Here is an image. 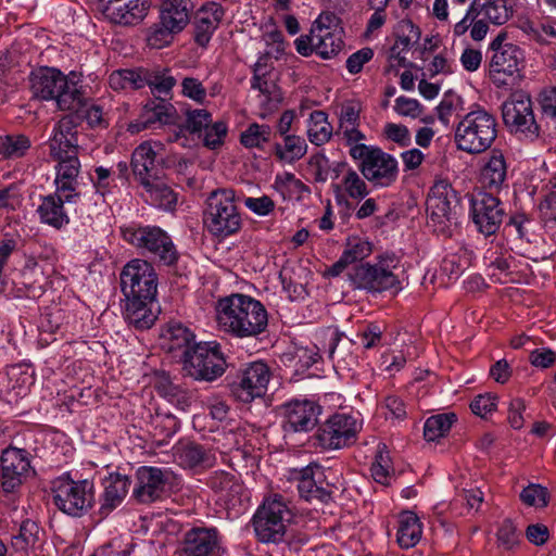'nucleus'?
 <instances>
[{
  "label": "nucleus",
  "mask_w": 556,
  "mask_h": 556,
  "mask_svg": "<svg viewBox=\"0 0 556 556\" xmlns=\"http://www.w3.org/2000/svg\"><path fill=\"white\" fill-rule=\"evenodd\" d=\"M30 89L34 97L41 100H54L60 110H78L83 102V93L76 84L70 83L66 76L53 67H39L30 73Z\"/></svg>",
  "instance_id": "obj_4"
},
{
  "label": "nucleus",
  "mask_w": 556,
  "mask_h": 556,
  "mask_svg": "<svg viewBox=\"0 0 556 556\" xmlns=\"http://www.w3.org/2000/svg\"><path fill=\"white\" fill-rule=\"evenodd\" d=\"M121 289L125 299L155 300L157 293V275L147 261H129L121 273Z\"/></svg>",
  "instance_id": "obj_15"
},
{
  "label": "nucleus",
  "mask_w": 556,
  "mask_h": 556,
  "mask_svg": "<svg viewBox=\"0 0 556 556\" xmlns=\"http://www.w3.org/2000/svg\"><path fill=\"white\" fill-rule=\"evenodd\" d=\"M178 30H170L166 25H163L160 20L159 24H155L150 28L147 37L148 45L153 49H162L168 46L173 40V35L178 34Z\"/></svg>",
  "instance_id": "obj_57"
},
{
  "label": "nucleus",
  "mask_w": 556,
  "mask_h": 556,
  "mask_svg": "<svg viewBox=\"0 0 556 556\" xmlns=\"http://www.w3.org/2000/svg\"><path fill=\"white\" fill-rule=\"evenodd\" d=\"M179 463L185 467H195L204 462V450L195 443H187L179 446L176 451Z\"/></svg>",
  "instance_id": "obj_53"
},
{
  "label": "nucleus",
  "mask_w": 556,
  "mask_h": 556,
  "mask_svg": "<svg viewBox=\"0 0 556 556\" xmlns=\"http://www.w3.org/2000/svg\"><path fill=\"white\" fill-rule=\"evenodd\" d=\"M393 109L400 116L410 118H418L422 113V105L418 100L404 96L395 99Z\"/></svg>",
  "instance_id": "obj_61"
},
{
  "label": "nucleus",
  "mask_w": 556,
  "mask_h": 556,
  "mask_svg": "<svg viewBox=\"0 0 556 556\" xmlns=\"http://www.w3.org/2000/svg\"><path fill=\"white\" fill-rule=\"evenodd\" d=\"M176 79L167 68H142V88L148 86L154 94H168Z\"/></svg>",
  "instance_id": "obj_42"
},
{
  "label": "nucleus",
  "mask_w": 556,
  "mask_h": 556,
  "mask_svg": "<svg viewBox=\"0 0 556 556\" xmlns=\"http://www.w3.org/2000/svg\"><path fill=\"white\" fill-rule=\"evenodd\" d=\"M212 123V115L204 109H197L188 111L186 113V122L184 124H177L173 134L168 136V141L178 142L182 139L180 144L186 147L187 138L186 132L200 134Z\"/></svg>",
  "instance_id": "obj_33"
},
{
  "label": "nucleus",
  "mask_w": 556,
  "mask_h": 556,
  "mask_svg": "<svg viewBox=\"0 0 556 556\" xmlns=\"http://www.w3.org/2000/svg\"><path fill=\"white\" fill-rule=\"evenodd\" d=\"M371 253V243L359 237L348 239L345 249L341 256L349 263L362 261Z\"/></svg>",
  "instance_id": "obj_52"
},
{
  "label": "nucleus",
  "mask_w": 556,
  "mask_h": 556,
  "mask_svg": "<svg viewBox=\"0 0 556 556\" xmlns=\"http://www.w3.org/2000/svg\"><path fill=\"white\" fill-rule=\"evenodd\" d=\"M456 420L454 413H442L427 418L424 425L425 439L433 442L445 437Z\"/></svg>",
  "instance_id": "obj_44"
},
{
  "label": "nucleus",
  "mask_w": 556,
  "mask_h": 556,
  "mask_svg": "<svg viewBox=\"0 0 556 556\" xmlns=\"http://www.w3.org/2000/svg\"><path fill=\"white\" fill-rule=\"evenodd\" d=\"M53 502L63 513L80 517L94 501L93 483L89 480L75 481L68 476L59 477L53 482Z\"/></svg>",
  "instance_id": "obj_12"
},
{
  "label": "nucleus",
  "mask_w": 556,
  "mask_h": 556,
  "mask_svg": "<svg viewBox=\"0 0 556 556\" xmlns=\"http://www.w3.org/2000/svg\"><path fill=\"white\" fill-rule=\"evenodd\" d=\"M177 111L174 105L162 99L147 102L140 115L128 124L127 130L135 135L149 128H156L165 125H176Z\"/></svg>",
  "instance_id": "obj_21"
},
{
  "label": "nucleus",
  "mask_w": 556,
  "mask_h": 556,
  "mask_svg": "<svg viewBox=\"0 0 556 556\" xmlns=\"http://www.w3.org/2000/svg\"><path fill=\"white\" fill-rule=\"evenodd\" d=\"M470 213L478 230L484 236H491L500 229L505 208L494 194L478 192L470 200Z\"/></svg>",
  "instance_id": "obj_20"
},
{
  "label": "nucleus",
  "mask_w": 556,
  "mask_h": 556,
  "mask_svg": "<svg viewBox=\"0 0 556 556\" xmlns=\"http://www.w3.org/2000/svg\"><path fill=\"white\" fill-rule=\"evenodd\" d=\"M130 479L127 476L111 473L104 480L101 510L110 513L117 507L128 493Z\"/></svg>",
  "instance_id": "obj_35"
},
{
  "label": "nucleus",
  "mask_w": 556,
  "mask_h": 556,
  "mask_svg": "<svg viewBox=\"0 0 556 556\" xmlns=\"http://www.w3.org/2000/svg\"><path fill=\"white\" fill-rule=\"evenodd\" d=\"M543 115L556 119V86L544 88L539 94Z\"/></svg>",
  "instance_id": "obj_64"
},
{
  "label": "nucleus",
  "mask_w": 556,
  "mask_h": 556,
  "mask_svg": "<svg viewBox=\"0 0 556 556\" xmlns=\"http://www.w3.org/2000/svg\"><path fill=\"white\" fill-rule=\"evenodd\" d=\"M222 548V536L216 528L194 527L184 535L185 556H215Z\"/></svg>",
  "instance_id": "obj_25"
},
{
  "label": "nucleus",
  "mask_w": 556,
  "mask_h": 556,
  "mask_svg": "<svg viewBox=\"0 0 556 556\" xmlns=\"http://www.w3.org/2000/svg\"><path fill=\"white\" fill-rule=\"evenodd\" d=\"M227 131L228 127L225 122L219 121L210 124L204 129L203 144L211 150L219 148L220 146L224 144Z\"/></svg>",
  "instance_id": "obj_56"
},
{
  "label": "nucleus",
  "mask_w": 556,
  "mask_h": 556,
  "mask_svg": "<svg viewBox=\"0 0 556 556\" xmlns=\"http://www.w3.org/2000/svg\"><path fill=\"white\" fill-rule=\"evenodd\" d=\"M520 500L528 506L545 507L548 503V491L541 484L530 483L521 491Z\"/></svg>",
  "instance_id": "obj_55"
},
{
  "label": "nucleus",
  "mask_w": 556,
  "mask_h": 556,
  "mask_svg": "<svg viewBox=\"0 0 556 556\" xmlns=\"http://www.w3.org/2000/svg\"><path fill=\"white\" fill-rule=\"evenodd\" d=\"M271 377L268 365L263 361L249 363L231 386V393L242 403H251L265 395Z\"/></svg>",
  "instance_id": "obj_17"
},
{
  "label": "nucleus",
  "mask_w": 556,
  "mask_h": 556,
  "mask_svg": "<svg viewBox=\"0 0 556 556\" xmlns=\"http://www.w3.org/2000/svg\"><path fill=\"white\" fill-rule=\"evenodd\" d=\"M155 300L125 299L124 315L125 319L138 329L150 328L156 316L151 309Z\"/></svg>",
  "instance_id": "obj_36"
},
{
  "label": "nucleus",
  "mask_w": 556,
  "mask_h": 556,
  "mask_svg": "<svg viewBox=\"0 0 556 556\" xmlns=\"http://www.w3.org/2000/svg\"><path fill=\"white\" fill-rule=\"evenodd\" d=\"M324 476L319 466H307L298 472V490L301 497L306 501L317 500L327 502L330 498V492L320 483Z\"/></svg>",
  "instance_id": "obj_30"
},
{
  "label": "nucleus",
  "mask_w": 556,
  "mask_h": 556,
  "mask_svg": "<svg viewBox=\"0 0 556 556\" xmlns=\"http://www.w3.org/2000/svg\"><path fill=\"white\" fill-rule=\"evenodd\" d=\"M336 135L341 137L345 144L352 148L357 146H365L362 143L366 139L365 135L359 130V124H339Z\"/></svg>",
  "instance_id": "obj_59"
},
{
  "label": "nucleus",
  "mask_w": 556,
  "mask_h": 556,
  "mask_svg": "<svg viewBox=\"0 0 556 556\" xmlns=\"http://www.w3.org/2000/svg\"><path fill=\"white\" fill-rule=\"evenodd\" d=\"M371 476L376 482L388 485L391 482V458L384 443H379L375 460L371 465Z\"/></svg>",
  "instance_id": "obj_48"
},
{
  "label": "nucleus",
  "mask_w": 556,
  "mask_h": 556,
  "mask_svg": "<svg viewBox=\"0 0 556 556\" xmlns=\"http://www.w3.org/2000/svg\"><path fill=\"white\" fill-rule=\"evenodd\" d=\"M4 159H18L30 148V140L24 135L5 136Z\"/></svg>",
  "instance_id": "obj_58"
},
{
  "label": "nucleus",
  "mask_w": 556,
  "mask_h": 556,
  "mask_svg": "<svg viewBox=\"0 0 556 556\" xmlns=\"http://www.w3.org/2000/svg\"><path fill=\"white\" fill-rule=\"evenodd\" d=\"M109 85L113 90H137L142 88V67L117 70L111 73Z\"/></svg>",
  "instance_id": "obj_46"
},
{
  "label": "nucleus",
  "mask_w": 556,
  "mask_h": 556,
  "mask_svg": "<svg viewBox=\"0 0 556 556\" xmlns=\"http://www.w3.org/2000/svg\"><path fill=\"white\" fill-rule=\"evenodd\" d=\"M326 336L329 340L327 350L329 358L333 362L337 369L351 370L357 364V356L345 349L340 346L341 334L338 330H328Z\"/></svg>",
  "instance_id": "obj_41"
},
{
  "label": "nucleus",
  "mask_w": 556,
  "mask_h": 556,
  "mask_svg": "<svg viewBox=\"0 0 556 556\" xmlns=\"http://www.w3.org/2000/svg\"><path fill=\"white\" fill-rule=\"evenodd\" d=\"M170 470L157 467H140L136 472L132 497L140 504H150L166 495L173 484Z\"/></svg>",
  "instance_id": "obj_16"
},
{
  "label": "nucleus",
  "mask_w": 556,
  "mask_h": 556,
  "mask_svg": "<svg viewBox=\"0 0 556 556\" xmlns=\"http://www.w3.org/2000/svg\"><path fill=\"white\" fill-rule=\"evenodd\" d=\"M459 200L446 180H438L427 199L428 225L439 236L450 238L458 228Z\"/></svg>",
  "instance_id": "obj_5"
},
{
  "label": "nucleus",
  "mask_w": 556,
  "mask_h": 556,
  "mask_svg": "<svg viewBox=\"0 0 556 556\" xmlns=\"http://www.w3.org/2000/svg\"><path fill=\"white\" fill-rule=\"evenodd\" d=\"M192 11L191 0H163L160 20L168 29L180 33L189 24Z\"/></svg>",
  "instance_id": "obj_31"
},
{
  "label": "nucleus",
  "mask_w": 556,
  "mask_h": 556,
  "mask_svg": "<svg viewBox=\"0 0 556 556\" xmlns=\"http://www.w3.org/2000/svg\"><path fill=\"white\" fill-rule=\"evenodd\" d=\"M282 142H276L274 153L282 163L293 164L301 160L307 152L305 139L298 135L283 136Z\"/></svg>",
  "instance_id": "obj_39"
},
{
  "label": "nucleus",
  "mask_w": 556,
  "mask_h": 556,
  "mask_svg": "<svg viewBox=\"0 0 556 556\" xmlns=\"http://www.w3.org/2000/svg\"><path fill=\"white\" fill-rule=\"evenodd\" d=\"M64 203H67L65 197L58 191L41 197L36 208L40 223L56 230L66 226L70 223V217L64 208Z\"/></svg>",
  "instance_id": "obj_29"
},
{
  "label": "nucleus",
  "mask_w": 556,
  "mask_h": 556,
  "mask_svg": "<svg viewBox=\"0 0 556 556\" xmlns=\"http://www.w3.org/2000/svg\"><path fill=\"white\" fill-rule=\"evenodd\" d=\"M282 428L286 432H307L317 424L320 407L308 400H294L282 405Z\"/></svg>",
  "instance_id": "obj_22"
},
{
  "label": "nucleus",
  "mask_w": 556,
  "mask_h": 556,
  "mask_svg": "<svg viewBox=\"0 0 556 556\" xmlns=\"http://www.w3.org/2000/svg\"><path fill=\"white\" fill-rule=\"evenodd\" d=\"M330 15H320L312 26V40L315 53L327 60L336 56L343 48L342 29L331 26Z\"/></svg>",
  "instance_id": "obj_24"
},
{
  "label": "nucleus",
  "mask_w": 556,
  "mask_h": 556,
  "mask_svg": "<svg viewBox=\"0 0 556 556\" xmlns=\"http://www.w3.org/2000/svg\"><path fill=\"white\" fill-rule=\"evenodd\" d=\"M273 41V50L266 51L265 54L261 55L253 67V76H268L273 70L271 54L275 52V59L285 51L283 36L279 31H273L267 35Z\"/></svg>",
  "instance_id": "obj_47"
},
{
  "label": "nucleus",
  "mask_w": 556,
  "mask_h": 556,
  "mask_svg": "<svg viewBox=\"0 0 556 556\" xmlns=\"http://www.w3.org/2000/svg\"><path fill=\"white\" fill-rule=\"evenodd\" d=\"M271 128L266 124H250L244 131L241 132L240 142L248 149H263L264 144L270 139Z\"/></svg>",
  "instance_id": "obj_49"
},
{
  "label": "nucleus",
  "mask_w": 556,
  "mask_h": 556,
  "mask_svg": "<svg viewBox=\"0 0 556 556\" xmlns=\"http://www.w3.org/2000/svg\"><path fill=\"white\" fill-rule=\"evenodd\" d=\"M49 148L52 159L78 156V130L72 116H65L54 125Z\"/></svg>",
  "instance_id": "obj_26"
},
{
  "label": "nucleus",
  "mask_w": 556,
  "mask_h": 556,
  "mask_svg": "<svg viewBox=\"0 0 556 556\" xmlns=\"http://www.w3.org/2000/svg\"><path fill=\"white\" fill-rule=\"evenodd\" d=\"M239 198L232 188H217L206 198L203 223L207 231L219 239L237 233L242 227Z\"/></svg>",
  "instance_id": "obj_2"
},
{
  "label": "nucleus",
  "mask_w": 556,
  "mask_h": 556,
  "mask_svg": "<svg viewBox=\"0 0 556 556\" xmlns=\"http://www.w3.org/2000/svg\"><path fill=\"white\" fill-rule=\"evenodd\" d=\"M399 264L400 258L395 254L381 255L376 264H365L356 268L355 282L359 289L369 292L393 291L397 293L402 290L401 280L394 271Z\"/></svg>",
  "instance_id": "obj_13"
},
{
  "label": "nucleus",
  "mask_w": 556,
  "mask_h": 556,
  "mask_svg": "<svg viewBox=\"0 0 556 556\" xmlns=\"http://www.w3.org/2000/svg\"><path fill=\"white\" fill-rule=\"evenodd\" d=\"M207 484L215 492L225 494L226 496L237 494L241 490L236 477L223 470L214 471L207 481Z\"/></svg>",
  "instance_id": "obj_51"
},
{
  "label": "nucleus",
  "mask_w": 556,
  "mask_h": 556,
  "mask_svg": "<svg viewBox=\"0 0 556 556\" xmlns=\"http://www.w3.org/2000/svg\"><path fill=\"white\" fill-rule=\"evenodd\" d=\"M224 9L219 3L207 2L197 12L194 18V39L205 47L224 17Z\"/></svg>",
  "instance_id": "obj_28"
},
{
  "label": "nucleus",
  "mask_w": 556,
  "mask_h": 556,
  "mask_svg": "<svg viewBox=\"0 0 556 556\" xmlns=\"http://www.w3.org/2000/svg\"><path fill=\"white\" fill-rule=\"evenodd\" d=\"M216 323L220 331L235 338H256L268 326V313L256 299L232 293L216 303Z\"/></svg>",
  "instance_id": "obj_1"
},
{
  "label": "nucleus",
  "mask_w": 556,
  "mask_h": 556,
  "mask_svg": "<svg viewBox=\"0 0 556 556\" xmlns=\"http://www.w3.org/2000/svg\"><path fill=\"white\" fill-rule=\"evenodd\" d=\"M496 119L486 110L479 108L467 113L455 130V142L459 150L477 154L488 150L496 138Z\"/></svg>",
  "instance_id": "obj_6"
},
{
  "label": "nucleus",
  "mask_w": 556,
  "mask_h": 556,
  "mask_svg": "<svg viewBox=\"0 0 556 556\" xmlns=\"http://www.w3.org/2000/svg\"><path fill=\"white\" fill-rule=\"evenodd\" d=\"M151 8V0H96L94 10L101 16L117 25L140 24Z\"/></svg>",
  "instance_id": "obj_19"
},
{
  "label": "nucleus",
  "mask_w": 556,
  "mask_h": 556,
  "mask_svg": "<svg viewBox=\"0 0 556 556\" xmlns=\"http://www.w3.org/2000/svg\"><path fill=\"white\" fill-rule=\"evenodd\" d=\"M332 135V126L328 122V115L324 111L311 113L307 124V137L315 146L328 142Z\"/></svg>",
  "instance_id": "obj_43"
},
{
  "label": "nucleus",
  "mask_w": 556,
  "mask_h": 556,
  "mask_svg": "<svg viewBox=\"0 0 556 556\" xmlns=\"http://www.w3.org/2000/svg\"><path fill=\"white\" fill-rule=\"evenodd\" d=\"M251 88L258 90L266 98V104L269 110L276 109L282 100L279 88L267 76H253L251 78Z\"/></svg>",
  "instance_id": "obj_50"
},
{
  "label": "nucleus",
  "mask_w": 556,
  "mask_h": 556,
  "mask_svg": "<svg viewBox=\"0 0 556 556\" xmlns=\"http://www.w3.org/2000/svg\"><path fill=\"white\" fill-rule=\"evenodd\" d=\"M122 238L132 247L144 250L161 264H176L179 254L166 231L159 226L131 223L119 228Z\"/></svg>",
  "instance_id": "obj_7"
},
{
  "label": "nucleus",
  "mask_w": 556,
  "mask_h": 556,
  "mask_svg": "<svg viewBox=\"0 0 556 556\" xmlns=\"http://www.w3.org/2000/svg\"><path fill=\"white\" fill-rule=\"evenodd\" d=\"M383 330L376 323H369L358 331L357 338L365 350H370L378 346L382 339Z\"/></svg>",
  "instance_id": "obj_62"
},
{
  "label": "nucleus",
  "mask_w": 556,
  "mask_h": 556,
  "mask_svg": "<svg viewBox=\"0 0 556 556\" xmlns=\"http://www.w3.org/2000/svg\"><path fill=\"white\" fill-rule=\"evenodd\" d=\"M362 430V421L348 413H336L314 434L315 445L327 451L352 445Z\"/></svg>",
  "instance_id": "obj_14"
},
{
  "label": "nucleus",
  "mask_w": 556,
  "mask_h": 556,
  "mask_svg": "<svg viewBox=\"0 0 556 556\" xmlns=\"http://www.w3.org/2000/svg\"><path fill=\"white\" fill-rule=\"evenodd\" d=\"M181 93L184 97L193 100L197 103H204L206 99V89L202 81L194 77H185L181 80Z\"/></svg>",
  "instance_id": "obj_60"
},
{
  "label": "nucleus",
  "mask_w": 556,
  "mask_h": 556,
  "mask_svg": "<svg viewBox=\"0 0 556 556\" xmlns=\"http://www.w3.org/2000/svg\"><path fill=\"white\" fill-rule=\"evenodd\" d=\"M497 544L505 551H511L519 544V533L511 520L505 519L496 532Z\"/></svg>",
  "instance_id": "obj_54"
},
{
  "label": "nucleus",
  "mask_w": 556,
  "mask_h": 556,
  "mask_svg": "<svg viewBox=\"0 0 556 556\" xmlns=\"http://www.w3.org/2000/svg\"><path fill=\"white\" fill-rule=\"evenodd\" d=\"M540 208L547 219L556 222V175L549 180Z\"/></svg>",
  "instance_id": "obj_63"
},
{
  "label": "nucleus",
  "mask_w": 556,
  "mask_h": 556,
  "mask_svg": "<svg viewBox=\"0 0 556 556\" xmlns=\"http://www.w3.org/2000/svg\"><path fill=\"white\" fill-rule=\"evenodd\" d=\"M180 357L184 372L198 381H214L227 367L220 344L216 341L194 343Z\"/></svg>",
  "instance_id": "obj_8"
},
{
  "label": "nucleus",
  "mask_w": 556,
  "mask_h": 556,
  "mask_svg": "<svg viewBox=\"0 0 556 556\" xmlns=\"http://www.w3.org/2000/svg\"><path fill=\"white\" fill-rule=\"evenodd\" d=\"M0 465L2 490L5 493H12L22 484L23 478L30 467L26 452L16 447H8L2 451Z\"/></svg>",
  "instance_id": "obj_23"
},
{
  "label": "nucleus",
  "mask_w": 556,
  "mask_h": 556,
  "mask_svg": "<svg viewBox=\"0 0 556 556\" xmlns=\"http://www.w3.org/2000/svg\"><path fill=\"white\" fill-rule=\"evenodd\" d=\"M351 156L359 161L362 175L375 187L386 188L393 185L399 176L396 159L375 146L352 148Z\"/></svg>",
  "instance_id": "obj_10"
},
{
  "label": "nucleus",
  "mask_w": 556,
  "mask_h": 556,
  "mask_svg": "<svg viewBox=\"0 0 556 556\" xmlns=\"http://www.w3.org/2000/svg\"><path fill=\"white\" fill-rule=\"evenodd\" d=\"M194 339L193 332L181 324H168L162 332L163 348L170 353L181 352V356L192 349Z\"/></svg>",
  "instance_id": "obj_37"
},
{
  "label": "nucleus",
  "mask_w": 556,
  "mask_h": 556,
  "mask_svg": "<svg viewBox=\"0 0 556 556\" xmlns=\"http://www.w3.org/2000/svg\"><path fill=\"white\" fill-rule=\"evenodd\" d=\"M422 535V523L413 511L399 515L396 541L402 548L408 549L418 544Z\"/></svg>",
  "instance_id": "obj_34"
},
{
  "label": "nucleus",
  "mask_w": 556,
  "mask_h": 556,
  "mask_svg": "<svg viewBox=\"0 0 556 556\" xmlns=\"http://www.w3.org/2000/svg\"><path fill=\"white\" fill-rule=\"evenodd\" d=\"M507 166L503 153L493 150L481 170V180L484 187L491 190H498L505 182Z\"/></svg>",
  "instance_id": "obj_38"
},
{
  "label": "nucleus",
  "mask_w": 556,
  "mask_h": 556,
  "mask_svg": "<svg viewBox=\"0 0 556 556\" xmlns=\"http://www.w3.org/2000/svg\"><path fill=\"white\" fill-rule=\"evenodd\" d=\"M502 117L504 124L514 132H520L530 138L539 135L532 101L526 93H514L506 100L502 105Z\"/></svg>",
  "instance_id": "obj_18"
},
{
  "label": "nucleus",
  "mask_w": 556,
  "mask_h": 556,
  "mask_svg": "<svg viewBox=\"0 0 556 556\" xmlns=\"http://www.w3.org/2000/svg\"><path fill=\"white\" fill-rule=\"evenodd\" d=\"M54 160L58 161V165L55 166L56 191L65 197L66 202L76 203L80 198V193L77 191V178L80 172L79 159L73 155Z\"/></svg>",
  "instance_id": "obj_27"
},
{
  "label": "nucleus",
  "mask_w": 556,
  "mask_h": 556,
  "mask_svg": "<svg viewBox=\"0 0 556 556\" xmlns=\"http://www.w3.org/2000/svg\"><path fill=\"white\" fill-rule=\"evenodd\" d=\"M337 197L344 191L352 199H363L368 194L365 180L353 168L349 167L341 179V184L332 185Z\"/></svg>",
  "instance_id": "obj_45"
},
{
  "label": "nucleus",
  "mask_w": 556,
  "mask_h": 556,
  "mask_svg": "<svg viewBox=\"0 0 556 556\" xmlns=\"http://www.w3.org/2000/svg\"><path fill=\"white\" fill-rule=\"evenodd\" d=\"M513 14L507 0H473L465 15L453 26V36L462 37L467 31L473 41H481L489 31L488 22L495 25L505 24Z\"/></svg>",
  "instance_id": "obj_3"
},
{
  "label": "nucleus",
  "mask_w": 556,
  "mask_h": 556,
  "mask_svg": "<svg viewBox=\"0 0 556 556\" xmlns=\"http://www.w3.org/2000/svg\"><path fill=\"white\" fill-rule=\"evenodd\" d=\"M291 511L281 495L267 497L253 517L256 538L262 543H279L285 539Z\"/></svg>",
  "instance_id": "obj_11"
},
{
  "label": "nucleus",
  "mask_w": 556,
  "mask_h": 556,
  "mask_svg": "<svg viewBox=\"0 0 556 556\" xmlns=\"http://www.w3.org/2000/svg\"><path fill=\"white\" fill-rule=\"evenodd\" d=\"M492 56L490 61V79L498 87H508L517 83L520 77L521 63L523 61L522 50L507 41V34L504 31L490 43Z\"/></svg>",
  "instance_id": "obj_9"
},
{
  "label": "nucleus",
  "mask_w": 556,
  "mask_h": 556,
  "mask_svg": "<svg viewBox=\"0 0 556 556\" xmlns=\"http://www.w3.org/2000/svg\"><path fill=\"white\" fill-rule=\"evenodd\" d=\"M142 186L147 193V201L150 202V204L165 211L174 210L177 203V195L168 186L161 181L159 177Z\"/></svg>",
  "instance_id": "obj_40"
},
{
  "label": "nucleus",
  "mask_w": 556,
  "mask_h": 556,
  "mask_svg": "<svg viewBox=\"0 0 556 556\" xmlns=\"http://www.w3.org/2000/svg\"><path fill=\"white\" fill-rule=\"evenodd\" d=\"M131 166L135 176L140 184H148L157 178L156 152L149 142L138 146L131 157Z\"/></svg>",
  "instance_id": "obj_32"
}]
</instances>
